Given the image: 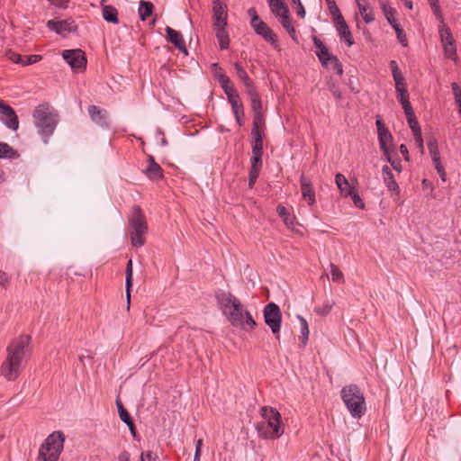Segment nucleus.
I'll return each instance as SVG.
<instances>
[{"instance_id":"obj_1","label":"nucleus","mask_w":461,"mask_h":461,"mask_svg":"<svg viewBox=\"0 0 461 461\" xmlns=\"http://www.w3.org/2000/svg\"><path fill=\"white\" fill-rule=\"evenodd\" d=\"M215 299L221 312L233 327L248 332L255 329L257 322L239 298L230 292L218 291Z\"/></svg>"},{"instance_id":"obj_2","label":"nucleus","mask_w":461,"mask_h":461,"mask_svg":"<svg viewBox=\"0 0 461 461\" xmlns=\"http://www.w3.org/2000/svg\"><path fill=\"white\" fill-rule=\"evenodd\" d=\"M31 337L22 335L14 339L6 348V359L1 366V373L9 381L15 380L23 366L30 349Z\"/></svg>"},{"instance_id":"obj_3","label":"nucleus","mask_w":461,"mask_h":461,"mask_svg":"<svg viewBox=\"0 0 461 461\" xmlns=\"http://www.w3.org/2000/svg\"><path fill=\"white\" fill-rule=\"evenodd\" d=\"M260 414L264 418L263 421L257 424V430L259 437L263 438H278L284 433L281 426V415L276 409L272 407H263Z\"/></svg>"},{"instance_id":"obj_4","label":"nucleus","mask_w":461,"mask_h":461,"mask_svg":"<svg viewBox=\"0 0 461 461\" xmlns=\"http://www.w3.org/2000/svg\"><path fill=\"white\" fill-rule=\"evenodd\" d=\"M32 118L38 133L47 142V139L53 134L56 129L57 114L51 111L48 104H41L35 107Z\"/></svg>"},{"instance_id":"obj_5","label":"nucleus","mask_w":461,"mask_h":461,"mask_svg":"<svg viewBox=\"0 0 461 461\" xmlns=\"http://www.w3.org/2000/svg\"><path fill=\"white\" fill-rule=\"evenodd\" d=\"M128 221L132 246L138 248L143 246L146 242L145 234L148 231V224L140 206H133Z\"/></svg>"},{"instance_id":"obj_6","label":"nucleus","mask_w":461,"mask_h":461,"mask_svg":"<svg viewBox=\"0 0 461 461\" xmlns=\"http://www.w3.org/2000/svg\"><path fill=\"white\" fill-rule=\"evenodd\" d=\"M341 397L351 416L361 418L366 411V402L360 388L356 384L345 386L341 390Z\"/></svg>"},{"instance_id":"obj_7","label":"nucleus","mask_w":461,"mask_h":461,"mask_svg":"<svg viewBox=\"0 0 461 461\" xmlns=\"http://www.w3.org/2000/svg\"><path fill=\"white\" fill-rule=\"evenodd\" d=\"M65 437L61 431L48 436L39 449V461H58L64 447Z\"/></svg>"},{"instance_id":"obj_8","label":"nucleus","mask_w":461,"mask_h":461,"mask_svg":"<svg viewBox=\"0 0 461 461\" xmlns=\"http://www.w3.org/2000/svg\"><path fill=\"white\" fill-rule=\"evenodd\" d=\"M263 313L266 324L278 339L282 322V312L279 306L274 303H270L265 306Z\"/></svg>"},{"instance_id":"obj_9","label":"nucleus","mask_w":461,"mask_h":461,"mask_svg":"<svg viewBox=\"0 0 461 461\" xmlns=\"http://www.w3.org/2000/svg\"><path fill=\"white\" fill-rule=\"evenodd\" d=\"M62 57L72 69L81 70L86 68V58L82 50H66L63 51Z\"/></svg>"},{"instance_id":"obj_10","label":"nucleus","mask_w":461,"mask_h":461,"mask_svg":"<svg viewBox=\"0 0 461 461\" xmlns=\"http://www.w3.org/2000/svg\"><path fill=\"white\" fill-rule=\"evenodd\" d=\"M379 3L386 20L394 29L398 41L402 46H407L406 34L404 31L400 27L396 20L393 18L394 9L389 6L387 4L384 3L382 0H379Z\"/></svg>"},{"instance_id":"obj_11","label":"nucleus","mask_w":461,"mask_h":461,"mask_svg":"<svg viewBox=\"0 0 461 461\" xmlns=\"http://www.w3.org/2000/svg\"><path fill=\"white\" fill-rule=\"evenodd\" d=\"M0 121L13 131H17L19 127L15 111L3 100H0Z\"/></svg>"},{"instance_id":"obj_12","label":"nucleus","mask_w":461,"mask_h":461,"mask_svg":"<svg viewBox=\"0 0 461 461\" xmlns=\"http://www.w3.org/2000/svg\"><path fill=\"white\" fill-rule=\"evenodd\" d=\"M375 125L377 128L380 149L382 150L384 155H388V153L390 152L388 145L391 144L393 140V136L381 120H376Z\"/></svg>"},{"instance_id":"obj_13","label":"nucleus","mask_w":461,"mask_h":461,"mask_svg":"<svg viewBox=\"0 0 461 461\" xmlns=\"http://www.w3.org/2000/svg\"><path fill=\"white\" fill-rule=\"evenodd\" d=\"M91 121L101 128L109 127L108 112L96 105H89L87 108Z\"/></svg>"},{"instance_id":"obj_14","label":"nucleus","mask_w":461,"mask_h":461,"mask_svg":"<svg viewBox=\"0 0 461 461\" xmlns=\"http://www.w3.org/2000/svg\"><path fill=\"white\" fill-rule=\"evenodd\" d=\"M213 26L227 25V6L221 0H212Z\"/></svg>"},{"instance_id":"obj_15","label":"nucleus","mask_w":461,"mask_h":461,"mask_svg":"<svg viewBox=\"0 0 461 461\" xmlns=\"http://www.w3.org/2000/svg\"><path fill=\"white\" fill-rule=\"evenodd\" d=\"M47 27L56 32L58 34L64 35L65 33L71 32L76 29L74 21L72 20H62L53 21L50 20L47 23Z\"/></svg>"},{"instance_id":"obj_16","label":"nucleus","mask_w":461,"mask_h":461,"mask_svg":"<svg viewBox=\"0 0 461 461\" xmlns=\"http://www.w3.org/2000/svg\"><path fill=\"white\" fill-rule=\"evenodd\" d=\"M252 28L254 29L255 32L261 36L265 41L270 42L271 44H276L277 42L276 35L263 20L253 24Z\"/></svg>"},{"instance_id":"obj_17","label":"nucleus","mask_w":461,"mask_h":461,"mask_svg":"<svg viewBox=\"0 0 461 461\" xmlns=\"http://www.w3.org/2000/svg\"><path fill=\"white\" fill-rule=\"evenodd\" d=\"M165 31L167 33V40L174 44L179 51L183 52L185 55H188L182 34L169 26H167Z\"/></svg>"},{"instance_id":"obj_18","label":"nucleus","mask_w":461,"mask_h":461,"mask_svg":"<svg viewBox=\"0 0 461 461\" xmlns=\"http://www.w3.org/2000/svg\"><path fill=\"white\" fill-rule=\"evenodd\" d=\"M402 106L404 110L406 118H407V122L409 123L410 128L411 129L413 135L421 133V129H420L419 122L416 119L415 113L413 112V109L411 107L410 101L402 102Z\"/></svg>"},{"instance_id":"obj_19","label":"nucleus","mask_w":461,"mask_h":461,"mask_svg":"<svg viewBox=\"0 0 461 461\" xmlns=\"http://www.w3.org/2000/svg\"><path fill=\"white\" fill-rule=\"evenodd\" d=\"M334 23L340 39L344 40L348 46H352L354 44L353 37L345 19L339 17V19L334 21Z\"/></svg>"},{"instance_id":"obj_20","label":"nucleus","mask_w":461,"mask_h":461,"mask_svg":"<svg viewBox=\"0 0 461 461\" xmlns=\"http://www.w3.org/2000/svg\"><path fill=\"white\" fill-rule=\"evenodd\" d=\"M314 46L318 49L316 55L320 59L321 63L324 67H329V59L334 55L330 54L328 48L324 43L316 36L312 39Z\"/></svg>"},{"instance_id":"obj_21","label":"nucleus","mask_w":461,"mask_h":461,"mask_svg":"<svg viewBox=\"0 0 461 461\" xmlns=\"http://www.w3.org/2000/svg\"><path fill=\"white\" fill-rule=\"evenodd\" d=\"M301 189L303 199H305L310 205H312L315 203V192L311 181L303 175L301 176Z\"/></svg>"},{"instance_id":"obj_22","label":"nucleus","mask_w":461,"mask_h":461,"mask_svg":"<svg viewBox=\"0 0 461 461\" xmlns=\"http://www.w3.org/2000/svg\"><path fill=\"white\" fill-rule=\"evenodd\" d=\"M149 166L145 170V175L150 180H158L163 177L161 167L156 163L153 156L148 158Z\"/></svg>"},{"instance_id":"obj_23","label":"nucleus","mask_w":461,"mask_h":461,"mask_svg":"<svg viewBox=\"0 0 461 461\" xmlns=\"http://www.w3.org/2000/svg\"><path fill=\"white\" fill-rule=\"evenodd\" d=\"M393 77L395 82V89L396 92L399 94V100L401 104H402V102L409 101V95L404 83V77L402 72L393 75Z\"/></svg>"},{"instance_id":"obj_24","label":"nucleus","mask_w":461,"mask_h":461,"mask_svg":"<svg viewBox=\"0 0 461 461\" xmlns=\"http://www.w3.org/2000/svg\"><path fill=\"white\" fill-rule=\"evenodd\" d=\"M357 5L359 10V14H361L363 20L366 23H370L375 20V14L370 6L367 0H356Z\"/></svg>"},{"instance_id":"obj_25","label":"nucleus","mask_w":461,"mask_h":461,"mask_svg":"<svg viewBox=\"0 0 461 461\" xmlns=\"http://www.w3.org/2000/svg\"><path fill=\"white\" fill-rule=\"evenodd\" d=\"M383 180L386 187L396 194H399L400 188L395 182L393 175L388 166H384L382 168Z\"/></svg>"},{"instance_id":"obj_26","label":"nucleus","mask_w":461,"mask_h":461,"mask_svg":"<svg viewBox=\"0 0 461 461\" xmlns=\"http://www.w3.org/2000/svg\"><path fill=\"white\" fill-rule=\"evenodd\" d=\"M272 14L278 17L283 14H287L289 9L284 0H267Z\"/></svg>"},{"instance_id":"obj_27","label":"nucleus","mask_w":461,"mask_h":461,"mask_svg":"<svg viewBox=\"0 0 461 461\" xmlns=\"http://www.w3.org/2000/svg\"><path fill=\"white\" fill-rule=\"evenodd\" d=\"M253 145L252 154L253 156L262 157L263 155V139L259 130L252 131Z\"/></svg>"},{"instance_id":"obj_28","label":"nucleus","mask_w":461,"mask_h":461,"mask_svg":"<svg viewBox=\"0 0 461 461\" xmlns=\"http://www.w3.org/2000/svg\"><path fill=\"white\" fill-rule=\"evenodd\" d=\"M103 18L111 23L117 24L119 23L117 9L110 5H104L102 8Z\"/></svg>"},{"instance_id":"obj_29","label":"nucleus","mask_w":461,"mask_h":461,"mask_svg":"<svg viewBox=\"0 0 461 461\" xmlns=\"http://www.w3.org/2000/svg\"><path fill=\"white\" fill-rule=\"evenodd\" d=\"M226 26H214V30L216 31V37L220 43V48L221 50H226L229 48L230 40L228 32L225 30Z\"/></svg>"},{"instance_id":"obj_30","label":"nucleus","mask_w":461,"mask_h":461,"mask_svg":"<svg viewBox=\"0 0 461 461\" xmlns=\"http://www.w3.org/2000/svg\"><path fill=\"white\" fill-rule=\"evenodd\" d=\"M282 26L285 29V31L290 34V36L295 40V30L293 25V21L291 19V16L289 14V12L287 14H283L282 15L276 17Z\"/></svg>"},{"instance_id":"obj_31","label":"nucleus","mask_w":461,"mask_h":461,"mask_svg":"<svg viewBox=\"0 0 461 461\" xmlns=\"http://www.w3.org/2000/svg\"><path fill=\"white\" fill-rule=\"evenodd\" d=\"M131 285H132V260L130 259L127 262L126 279H125L126 297H127V302H128V308L130 307Z\"/></svg>"},{"instance_id":"obj_32","label":"nucleus","mask_w":461,"mask_h":461,"mask_svg":"<svg viewBox=\"0 0 461 461\" xmlns=\"http://www.w3.org/2000/svg\"><path fill=\"white\" fill-rule=\"evenodd\" d=\"M154 5L151 2L149 1H140V6L138 9L140 19L141 21H145L148 17H149L153 13Z\"/></svg>"},{"instance_id":"obj_33","label":"nucleus","mask_w":461,"mask_h":461,"mask_svg":"<svg viewBox=\"0 0 461 461\" xmlns=\"http://www.w3.org/2000/svg\"><path fill=\"white\" fill-rule=\"evenodd\" d=\"M234 68L236 70L238 77L243 82L244 86H246L247 91H249V88H255L247 72L239 63L234 64Z\"/></svg>"},{"instance_id":"obj_34","label":"nucleus","mask_w":461,"mask_h":461,"mask_svg":"<svg viewBox=\"0 0 461 461\" xmlns=\"http://www.w3.org/2000/svg\"><path fill=\"white\" fill-rule=\"evenodd\" d=\"M19 156V153L10 145L5 142H0V158L16 159Z\"/></svg>"},{"instance_id":"obj_35","label":"nucleus","mask_w":461,"mask_h":461,"mask_svg":"<svg viewBox=\"0 0 461 461\" xmlns=\"http://www.w3.org/2000/svg\"><path fill=\"white\" fill-rule=\"evenodd\" d=\"M250 100H251V108L254 112V113H261L262 110V103L260 100V97L258 94L257 93L255 88H249V91H247Z\"/></svg>"},{"instance_id":"obj_36","label":"nucleus","mask_w":461,"mask_h":461,"mask_svg":"<svg viewBox=\"0 0 461 461\" xmlns=\"http://www.w3.org/2000/svg\"><path fill=\"white\" fill-rule=\"evenodd\" d=\"M297 318L301 324V335L299 337V339L301 340L303 346H305L307 344L308 338H309L308 322L303 317H302L300 315H298Z\"/></svg>"},{"instance_id":"obj_37","label":"nucleus","mask_w":461,"mask_h":461,"mask_svg":"<svg viewBox=\"0 0 461 461\" xmlns=\"http://www.w3.org/2000/svg\"><path fill=\"white\" fill-rule=\"evenodd\" d=\"M428 149L433 162L440 160V155L438 152V142L436 139L429 138L428 140Z\"/></svg>"},{"instance_id":"obj_38","label":"nucleus","mask_w":461,"mask_h":461,"mask_svg":"<svg viewBox=\"0 0 461 461\" xmlns=\"http://www.w3.org/2000/svg\"><path fill=\"white\" fill-rule=\"evenodd\" d=\"M116 405H117V408H118V412H119L120 419L126 425H132V421L133 420H132L130 413L128 412V411L125 409V407L122 405V403L121 402V401L119 399H117V401H116Z\"/></svg>"},{"instance_id":"obj_39","label":"nucleus","mask_w":461,"mask_h":461,"mask_svg":"<svg viewBox=\"0 0 461 461\" xmlns=\"http://www.w3.org/2000/svg\"><path fill=\"white\" fill-rule=\"evenodd\" d=\"M335 182H336V185H337L338 188L345 195H346V193L348 192V190L349 188H352L349 185V183L347 180V178L342 174H340V173L336 174V176H335Z\"/></svg>"},{"instance_id":"obj_40","label":"nucleus","mask_w":461,"mask_h":461,"mask_svg":"<svg viewBox=\"0 0 461 461\" xmlns=\"http://www.w3.org/2000/svg\"><path fill=\"white\" fill-rule=\"evenodd\" d=\"M331 280L333 282L343 284L345 282L342 271L333 263L330 265Z\"/></svg>"},{"instance_id":"obj_41","label":"nucleus","mask_w":461,"mask_h":461,"mask_svg":"<svg viewBox=\"0 0 461 461\" xmlns=\"http://www.w3.org/2000/svg\"><path fill=\"white\" fill-rule=\"evenodd\" d=\"M334 305L335 302L333 300H327L322 306L316 307L314 312L320 316H325L330 313Z\"/></svg>"},{"instance_id":"obj_42","label":"nucleus","mask_w":461,"mask_h":461,"mask_svg":"<svg viewBox=\"0 0 461 461\" xmlns=\"http://www.w3.org/2000/svg\"><path fill=\"white\" fill-rule=\"evenodd\" d=\"M326 68L334 70L339 76L343 74L342 64L336 56L330 58L329 67Z\"/></svg>"},{"instance_id":"obj_43","label":"nucleus","mask_w":461,"mask_h":461,"mask_svg":"<svg viewBox=\"0 0 461 461\" xmlns=\"http://www.w3.org/2000/svg\"><path fill=\"white\" fill-rule=\"evenodd\" d=\"M235 115L236 121L240 126L244 125V109L242 104H236L231 108Z\"/></svg>"},{"instance_id":"obj_44","label":"nucleus","mask_w":461,"mask_h":461,"mask_svg":"<svg viewBox=\"0 0 461 461\" xmlns=\"http://www.w3.org/2000/svg\"><path fill=\"white\" fill-rule=\"evenodd\" d=\"M326 4L334 21L339 19V17H343L335 0H326Z\"/></svg>"},{"instance_id":"obj_45","label":"nucleus","mask_w":461,"mask_h":461,"mask_svg":"<svg viewBox=\"0 0 461 461\" xmlns=\"http://www.w3.org/2000/svg\"><path fill=\"white\" fill-rule=\"evenodd\" d=\"M348 195L351 197L354 204L357 207L360 209H363L365 207V203H363L361 197L359 196L358 193L356 190H354L353 188H349L346 193V196Z\"/></svg>"},{"instance_id":"obj_46","label":"nucleus","mask_w":461,"mask_h":461,"mask_svg":"<svg viewBox=\"0 0 461 461\" xmlns=\"http://www.w3.org/2000/svg\"><path fill=\"white\" fill-rule=\"evenodd\" d=\"M220 85L224 91L225 95H228L231 92H235V88L233 87V85L230 83V78L228 77H220Z\"/></svg>"},{"instance_id":"obj_47","label":"nucleus","mask_w":461,"mask_h":461,"mask_svg":"<svg viewBox=\"0 0 461 461\" xmlns=\"http://www.w3.org/2000/svg\"><path fill=\"white\" fill-rule=\"evenodd\" d=\"M443 47L446 57L455 60L456 59V49L454 41H447V43L443 45Z\"/></svg>"},{"instance_id":"obj_48","label":"nucleus","mask_w":461,"mask_h":461,"mask_svg":"<svg viewBox=\"0 0 461 461\" xmlns=\"http://www.w3.org/2000/svg\"><path fill=\"white\" fill-rule=\"evenodd\" d=\"M439 32L443 45L447 44V41H454L451 32L448 28L440 29Z\"/></svg>"},{"instance_id":"obj_49","label":"nucleus","mask_w":461,"mask_h":461,"mask_svg":"<svg viewBox=\"0 0 461 461\" xmlns=\"http://www.w3.org/2000/svg\"><path fill=\"white\" fill-rule=\"evenodd\" d=\"M386 160L391 164L393 168L398 172L402 171V163L401 160L398 158H393L390 152L388 155H384Z\"/></svg>"},{"instance_id":"obj_50","label":"nucleus","mask_w":461,"mask_h":461,"mask_svg":"<svg viewBox=\"0 0 461 461\" xmlns=\"http://www.w3.org/2000/svg\"><path fill=\"white\" fill-rule=\"evenodd\" d=\"M262 157L252 156L250 170L259 172L262 167Z\"/></svg>"},{"instance_id":"obj_51","label":"nucleus","mask_w":461,"mask_h":461,"mask_svg":"<svg viewBox=\"0 0 461 461\" xmlns=\"http://www.w3.org/2000/svg\"><path fill=\"white\" fill-rule=\"evenodd\" d=\"M6 58L16 64H23V59H22L21 55L18 53H15L12 50H8L6 52Z\"/></svg>"},{"instance_id":"obj_52","label":"nucleus","mask_w":461,"mask_h":461,"mask_svg":"<svg viewBox=\"0 0 461 461\" xmlns=\"http://www.w3.org/2000/svg\"><path fill=\"white\" fill-rule=\"evenodd\" d=\"M453 95L455 96V101L457 105H461V88L456 83H452L451 85Z\"/></svg>"},{"instance_id":"obj_53","label":"nucleus","mask_w":461,"mask_h":461,"mask_svg":"<svg viewBox=\"0 0 461 461\" xmlns=\"http://www.w3.org/2000/svg\"><path fill=\"white\" fill-rule=\"evenodd\" d=\"M248 14L250 18V25L252 26L253 24L260 22L262 19H260V17L258 15V13L256 11V9L254 7H250L249 10H248Z\"/></svg>"},{"instance_id":"obj_54","label":"nucleus","mask_w":461,"mask_h":461,"mask_svg":"<svg viewBox=\"0 0 461 461\" xmlns=\"http://www.w3.org/2000/svg\"><path fill=\"white\" fill-rule=\"evenodd\" d=\"M228 101L231 104V108L234 107V104H242L240 98V95H238L237 91L231 92L227 95Z\"/></svg>"},{"instance_id":"obj_55","label":"nucleus","mask_w":461,"mask_h":461,"mask_svg":"<svg viewBox=\"0 0 461 461\" xmlns=\"http://www.w3.org/2000/svg\"><path fill=\"white\" fill-rule=\"evenodd\" d=\"M140 461H158V457L151 451H146L141 453Z\"/></svg>"},{"instance_id":"obj_56","label":"nucleus","mask_w":461,"mask_h":461,"mask_svg":"<svg viewBox=\"0 0 461 461\" xmlns=\"http://www.w3.org/2000/svg\"><path fill=\"white\" fill-rule=\"evenodd\" d=\"M434 164H435V168H436L437 172L438 173L441 180L443 182H446L447 175H446L445 169H444L440 160L434 162Z\"/></svg>"},{"instance_id":"obj_57","label":"nucleus","mask_w":461,"mask_h":461,"mask_svg":"<svg viewBox=\"0 0 461 461\" xmlns=\"http://www.w3.org/2000/svg\"><path fill=\"white\" fill-rule=\"evenodd\" d=\"M415 143L421 154L424 153V145H423V139H422V133H418L414 135Z\"/></svg>"},{"instance_id":"obj_58","label":"nucleus","mask_w":461,"mask_h":461,"mask_svg":"<svg viewBox=\"0 0 461 461\" xmlns=\"http://www.w3.org/2000/svg\"><path fill=\"white\" fill-rule=\"evenodd\" d=\"M263 122H264V120H263L262 114L255 113L252 131L259 130V125Z\"/></svg>"},{"instance_id":"obj_59","label":"nucleus","mask_w":461,"mask_h":461,"mask_svg":"<svg viewBox=\"0 0 461 461\" xmlns=\"http://www.w3.org/2000/svg\"><path fill=\"white\" fill-rule=\"evenodd\" d=\"M41 59V56H40V55H31V56L26 57V60L25 61L23 60V65L34 64V63L40 61Z\"/></svg>"},{"instance_id":"obj_60","label":"nucleus","mask_w":461,"mask_h":461,"mask_svg":"<svg viewBox=\"0 0 461 461\" xmlns=\"http://www.w3.org/2000/svg\"><path fill=\"white\" fill-rule=\"evenodd\" d=\"M259 172H255L250 170L249 171V186L251 188L256 183V180L258 176Z\"/></svg>"},{"instance_id":"obj_61","label":"nucleus","mask_w":461,"mask_h":461,"mask_svg":"<svg viewBox=\"0 0 461 461\" xmlns=\"http://www.w3.org/2000/svg\"><path fill=\"white\" fill-rule=\"evenodd\" d=\"M212 68H213V69H214V76H215V77L218 79V81H219V82H220V77H221V76H222V77H227V76L224 74V72L222 71L221 68H220V67L218 66V64H216V63L212 64Z\"/></svg>"},{"instance_id":"obj_62","label":"nucleus","mask_w":461,"mask_h":461,"mask_svg":"<svg viewBox=\"0 0 461 461\" xmlns=\"http://www.w3.org/2000/svg\"><path fill=\"white\" fill-rule=\"evenodd\" d=\"M330 90L332 95L336 99H340L341 98V93H340V91L339 90V88L336 86V85L334 83L330 85Z\"/></svg>"},{"instance_id":"obj_63","label":"nucleus","mask_w":461,"mask_h":461,"mask_svg":"<svg viewBox=\"0 0 461 461\" xmlns=\"http://www.w3.org/2000/svg\"><path fill=\"white\" fill-rule=\"evenodd\" d=\"M276 211H277V213L278 215L282 218V219H285V217H287V215L289 214L286 208L282 205V204H279L276 208Z\"/></svg>"},{"instance_id":"obj_64","label":"nucleus","mask_w":461,"mask_h":461,"mask_svg":"<svg viewBox=\"0 0 461 461\" xmlns=\"http://www.w3.org/2000/svg\"><path fill=\"white\" fill-rule=\"evenodd\" d=\"M130 459H131V455L126 450L122 451L118 456L119 461H130Z\"/></svg>"}]
</instances>
